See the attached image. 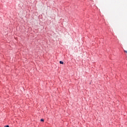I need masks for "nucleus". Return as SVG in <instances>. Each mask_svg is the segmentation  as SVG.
I'll list each match as a JSON object with an SVG mask.
<instances>
[{"mask_svg": "<svg viewBox=\"0 0 127 127\" xmlns=\"http://www.w3.org/2000/svg\"><path fill=\"white\" fill-rule=\"evenodd\" d=\"M63 63H64V62H62V61H60V64H63Z\"/></svg>", "mask_w": 127, "mask_h": 127, "instance_id": "1", "label": "nucleus"}, {"mask_svg": "<svg viewBox=\"0 0 127 127\" xmlns=\"http://www.w3.org/2000/svg\"><path fill=\"white\" fill-rule=\"evenodd\" d=\"M41 122H44V119H41Z\"/></svg>", "mask_w": 127, "mask_h": 127, "instance_id": "2", "label": "nucleus"}, {"mask_svg": "<svg viewBox=\"0 0 127 127\" xmlns=\"http://www.w3.org/2000/svg\"><path fill=\"white\" fill-rule=\"evenodd\" d=\"M4 127H9V126L8 125H7V126H5Z\"/></svg>", "mask_w": 127, "mask_h": 127, "instance_id": "3", "label": "nucleus"}, {"mask_svg": "<svg viewBox=\"0 0 127 127\" xmlns=\"http://www.w3.org/2000/svg\"><path fill=\"white\" fill-rule=\"evenodd\" d=\"M124 52H126L127 54V51H124Z\"/></svg>", "mask_w": 127, "mask_h": 127, "instance_id": "4", "label": "nucleus"}]
</instances>
